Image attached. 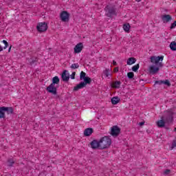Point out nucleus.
Listing matches in <instances>:
<instances>
[{
    "instance_id": "obj_1",
    "label": "nucleus",
    "mask_w": 176,
    "mask_h": 176,
    "mask_svg": "<svg viewBox=\"0 0 176 176\" xmlns=\"http://www.w3.org/2000/svg\"><path fill=\"white\" fill-rule=\"evenodd\" d=\"M59 83L60 78H58V76H54L52 78V82L46 88L47 91L53 94L54 96V98L56 100L60 98V96L57 94V87H58V86H56V85H58Z\"/></svg>"
},
{
    "instance_id": "obj_2",
    "label": "nucleus",
    "mask_w": 176,
    "mask_h": 176,
    "mask_svg": "<svg viewBox=\"0 0 176 176\" xmlns=\"http://www.w3.org/2000/svg\"><path fill=\"white\" fill-rule=\"evenodd\" d=\"M99 142L100 144V149H107V148L111 146L112 140L109 136H104L99 140Z\"/></svg>"
},
{
    "instance_id": "obj_3",
    "label": "nucleus",
    "mask_w": 176,
    "mask_h": 176,
    "mask_svg": "<svg viewBox=\"0 0 176 176\" xmlns=\"http://www.w3.org/2000/svg\"><path fill=\"white\" fill-rule=\"evenodd\" d=\"M90 83H91V78L87 76L85 78H84V82H81L78 85H77L74 87V90L75 91H78V90L83 89V87H86L87 85H90Z\"/></svg>"
},
{
    "instance_id": "obj_4",
    "label": "nucleus",
    "mask_w": 176,
    "mask_h": 176,
    "mask_svg": "<svg viewBox=\"0 0 176 176\" xmlns=\"http://www.w3.org/2000/svg\"><path fill=\"white\" fill-rule=\"evenodd\" d=\"M106 16L107 17H112V16H116V8L113 6H107L104 8Z\"/></svg>"
},
{
    "instance_id": "obj_5",
    "label": "nucleus",
    "mask_w": 176,
    "mask_h": 176,
    "mask_svg": "<svg viewBox=\"0 0 176 176\" xmlns=\"http://www.w3.org/2000/svg\"><path fill=\"white\" fill-rule=\"evenodd\" d=\"M164 58V56H151L150 60L151 62L153 64H155L156 65H157L158 64V67H163V63L160 62L159 61H163V59Z\"/></svg>"
},
{
    "instance_id": "obj_6",
    "label": "nucleus",
    "mask_w": 176,
    "mask_h": 176,
    "mask_svg": "<svg viewBox=\"0 0 176 176\" xmlns=\"http://www.w3.org/2000/svg\"><path fill=\"white\" fill-rule=\"evenodd\" d=\"M163 118L167 124H171L174 120V112L168 111L167 114L164 116V118L163 117Z\"/></svg>"
},
{
    "instance_id": "obj_7",
    "label": "nucleus",
    "mask_w": 176,
    "mask_h": 176,
    "mask_svg": "<svg viewBox=\"0 0 176 176\" xmlns=\"http://www.w3.org/2000/svg\"><path fill=\"white\" fill-rule=\"evenodd\" d=\"M36 28L38 32H45V31H47V24L45 22L39 23Z\"/></svg>"
},
{
    "instance_id": "obj_8",
    "label": "nucleus",
    "mask_w": 176,
    "mask_h": 176,
    "mask_svg": "<svg viewBox=\"0 0 176 176\" xmlns=\"http://www.w3.org/2000/svg\"><path fill=\"white\" fill-rule=\"evenodd\" d=\"M120 134V128L118 126H113L111 127V135L112 137H118Z\"/></svg>"
},
{
    "instance_id": "obj_9",
    "label": "nucleus",
    "mask_w": 176,
    "mask_h": 176,
    "mask_svg": "<svg viewBox=\"0 0 176 176\" xmlns=\"http://www.w3.org/2000/svg\"><path fill=\"white\" fill-rule=\"evenodd\" d=\"M60 19L65 23L69 21V14L67 11L62 12L60 14Z\"/></svg>"
},
{
    "instance_id": "obj_10",
    "label": "nucleus",
    "mask_w": 176,
    "mask_h": 176,
    "mask_svg": "<svg viewBox=\"0 0 176 176\" xmlns=\"http://www.w3.org/2000/svg\"><path fill=\"white\" fill-rule=\"evenodd\" d=\"M162 20L164 24H167L173 20V17L170 14H164L162 16Z\"/></svg>"
},
{
    "instance_id": "obj_11",
    "label": "nucleus",
    "mask_w": 176,
    "mask_h": 176,
    "mask_svg": "<svg viewBox=\"0 0 176 176\" xmlns=\"http://www.w3.org/2000/svg\"><path fill=\"white\" fill-rule=\"evenodd\" d=\"M90 145L92 149H97V148H99V149H101L100 141L98 142L96 140H94L92 142H90Z\"/></svg>"
},
{
    "instance_id": "obj_12",
    "label": "nucleus",
    "mask_w": 176,
    "mask_h": 176,
    "mask_svg": "<svg viewBox=\"0 0 176 176\" xmlns=\"http://www.w3.org/2000/svg\"><path fill=\"white\" fill-rule=\"evenodd\" d=\"M83 50V43H78L75 47H74V53H80Z\"/></svg>"
},
{
    "instance_id": "obj_13",
    "label": "nucleus",
    "mask_w": 176,
    "mask_h": 176,
    "mask_svg": "<svg viewBox=\"0 0 176 176\" xmlns=\"http://www.w3.org/2000/svg\"><path fill=\"white\" fill-rule=\"evenodd\" d=\"M61 77L63 82H68L69 80V73H68V71L64 70Z\"/></svg>"
},
{
    "instance_id": "obj_14",
    "label": "nucleus",
    "mask_w": 176,
    "mask_h": 176,
    "mask_svg": "<svg viewBox=\"0 0 176 176\" xmlns=\"http://www.w3.org/2000/svg\"><path fill=\"white\" fill-rule=\"evenodd\" d=\"M93 133H94V130H93V128H87L84 131V135L85 137H90V135L93 134Z\"/></svg>"
},
{
    "instance_id": "obj_15",
    "label": "nucleus",
    "mask_w": 176,
    "mask_h": 176,
    "mask_svg": "<svg viewBox=\"0 0 176 176\" xmlns=\"http://www.w3.org/2000/svg\"><path fill=\"white\" fill-rule=\"evenodd\" d=\"M166 121L164 120L163 117H162V120L157 122V127L163 128L166 126Z\"/></svg>"
},
{
    "instance_id": "obj_16",
    "label": "nucleus",
    "mask_w": 176,
    "mask_h": 176,
    "mask_svg": "<svg viewBox=\"0 0 176 176\" xmlns=\"http://www.w3.org/2000/svg\"><path fill=\"white\" fill-rule=\"evenodd\" d=\"M14 111V110L13 109V107H4V111H6V113H8V115H12Z\"/></svg>"
},
{
    "instance_id": "obj_17",
    "label": "nucleus",
    "mask_w": 176,
    "mask_h": 176,
    "mask_svg": "<svg viewBox=\"0 0 176 176\" xmlns=\"http://www.w3.org/2000/svg\"><path fill=\"white\" fill-rule=\"evenodd\" d=\"M135 61H137V59H135V58L131 57L127 60L126 64L127 65H133V64H135Z\"/></svg>"
},
{
    "instance_id": "obj_18",
    "label": "nucleus",
    "mask_w": 176,
    "mask_h": 176,
    "mask_svg": "<svg viewBox=\"0 0 176 176\" xmlns=\"http://www.w3.org/2000/svg\"><path fill=\"white\" fill-rule=\"evenodd\" d=\"M159 67H156L155 66H151L150 67V74H152L154 75V74H157L159 72Z\"/></svg>"
},
{
    "instance_id": "obj_19",
    "label": "nucleus",
    "mask_w": 176,
    "mask_h": 176,
    "mask_svg": "<svg viewBox=\"0 0 176 176\" xmlns=\"http://www.w3.org/2000/svg\"><path fill=\"white\" fill-rule=\"evenodd\" d=\"M120 85H122L120 81H115L112 83L111 87H113V89H119Z\"/></svg>"
},
{
    "instance_id": "obj_20",
    "label": "nucleus",
    "mask_w": 176,
    "mask_h": 176,
    "mask_svg": "<svg viewBox=\"0 0 176 176\" xmlns=\"http://www.w3.org/2000/svg\"><path fill=\"white\" fill-rule=\"evenodd\" d=\"M120 102V98H119V97L116 96L113 97L111 99V104H113V105H116V104H118Z\"/></svg>"
},
{
    "instance_id": "obj_21",
    "label": "nucleus",
    "mask_w": 176,
    "mask_h": 176,
    "mask_svg": "<svg viewBox=\"0 0 176 176\" xmlns=\"http://www.w3.org/2000/svg\"><path fill=\"white\" fill-rule=\"evenodd\" d=\"M5 107H0V119H5Z\"/></svg>"
},
{
    "instance_id": "obj_22",
    "label": "nucleus",
    "mask_w": 176,
    "mask_h": 176,
    "mask_svg": "<svg viewBox=\"0 0 176 176\" xmlns=\"http://www.w3.org/2000/svg\"><path fill=\"white\" fill-rule=\"evenodd\" d=\"M170 50H172L173 52H175V50H176V42L175 41L171 42L170 44Z\"/></svg>"
},
{
    "instance_id": "obj_23",
    "label": "nucleus",
    "mask_w": 176,
    "mask_h": 176,
    "mask_svg": "<svg viewBox=\"0 0 176 176\" xmlns=\"http://www.w3.org/2000/svg\"><path fill=\"white\" fill-rule=\"evenodd\" d=\"M8 167H13V164H14V160L13 159L10 158L7 161Z\"/></svg>"
},
{
    "instance_id": "obj_24",
    "label": "nucleus",
    "mask_w": 176,
    "mask_h": 176,
    "mask_svg": "<svg viewBox=\"0 0 176 176\" xmlns=\"http://www.w3.org/2000/svg\"><path fill=\"white\" fill-rule=\"evenodd\" d=\"M123 30L125 31V32H129V31H130V24H124Z\"/></svg>"
},
{
    "instance_id": "obj_25",
    "label": "nucleus",
    "mask_w": 176,
    "mask_h": 176,
    "mask_svg": "<svg viewBox=\"0 0 176 176\" xmlns=\"http://www.w3.org/2000/svg\"><path fill=\"white\" fill-rule=\"evenodd\" d=\"M87 76H86V73L85 72H81L80 74V80H84Z\"/></svg>"
},
{
    "instance_id": "obj_26",
    "label": "nucleus",
    "mask_w": 176,
    "mask_h": 176,
    "mask_svg": "<svg viewBox=\"0 0 176 176\" xmlns=\"http://www.w3.org/2000/svg\"><path fill=\"white\" fill-rule=\"evenodd\" d=\"M138 69H140V64H137L132 67V71H133V72H137Z\"/></svg>"
},
{
    "instance_id": "obj_27",
    "label": "nucleus",
    "mask_w": 176,
    "mask_h": 176,
    "mask_svg": "<svg viewBox=\"0 0 176 176\" xmlns=\"http://www.w3.org/2000/svg\"><path fill=\"white\" fill-rule=\"evenodd\" d=\"M70 68L72 69H77L79 68V64L78 63H74L70 66Z\"/></svg>"
},
{
    "instance_id": "obj_28",
    "label": "nucleus",
    "mask_w": 176,
    "mask_h": 176,
    "mask_svg": "<svg viewBox=\"0 0 176 176\" xmlns=\"http://www.w3.org/2000/svg\"><path fill=\"white\" fill-rule=\"evenodd\" d=\"M127 76L129 79H134V73L133 72H128Z\"/></svg>"
},
{
    "instance_id": "obj_29",
    "label": "nucleus",
    "mask_w": 176,
    "mask_h": 176,
    "mask_svg": "<svg viewBox=\"0 0 176 176\" xmlns=\"http://www.w3.org/2000/svg\"><path fill=\"white\" fill-rule=\"evenodd\" d=\"M103 74H104V75L106 76V78H108V76H109V75H110L109 74V69L104 70Z\"/></svg>"
},
{
    "instance_id": "obj_30",
    "label": "nucleus",
    "mask_w": 176,
    "mask_h": 176,
    "mask_svg": "<svg viewBox=\"0 0 176 176\" xmlns=\"http://www.w3.org/2000/svg\"><path fill=\"white\" fill-rule=\"evenodd\" d=\"M163 83H164V80H156L155 82V85H163Z\"/></svg>"
},
{
    "instance_id": "obj_31",
    "label": "nucleus",
    "mask_w": 176,
    "mask_h": 176,
    "mask_svg": "<svg viewBox=\"0 0 176 176\" xmlns=\"http://www.w3.org/2000/svg\"><path fill=\"white\" fill-rule=\"evenodd\" d=\"M3 43H4L5 46L3 47V49H6L8 47V46H9V43H8V41H6V40H3Z\"/></svg>"
},
{
    "instance_id": "obj_32",
    "label": "nucleus",
    "mask_w": 176,
    "mask_h": 176,
    "mask_svg": "<svg viewBox=\"0 0 176 176\" xmlns=\"http://www.w3.org/2000/svg\"><path fill=\"white\" fill-rule=\"evenodd\" d=\"M171 173L170 169H166L164 171V175H168Z\"/></svg>"
},
{
    "instance_id": "obj_33",
    "label": "nucleus",
    "mask_w": 176,
    "mask_h": 176,
    "mask_svg": "<svg viewBox=\"0 0 176 176\" xmlns=\"http://www.w3.org/2000/svg\"><path fill=\"white\" fill-rule=\"evenodd\" d=\"M163 85H166V86H171V83H170V81L168 80H166L164 81Z\"/></svg>"
},
{
    "instance_id": "obj_34",
    "label": "nucleus",
    "mask_w": 176,
    "mask_h": 176,
    "mask_svg": "<svg viewBox=\"0 0 176 176\" xmlns=\"http://www.w3.org/2000/svg\"><path fill=\"white\" fill-rule=\"evenodd\" d=\"M175 27H176V22H175V21L173 23H171V25H170V30H174V28H175Z\"/></svg>"
},
{
    "instance_id": "obj_35",
    "label": "nucleus",
    "mask_w": 176,
    "mask_h": 176,
    "mask_svg": "<svg viewBox=\"0 0 176 176\" xmlns=\"http://www.w3.org/2000/svg\"><path fill=\"white\" fill-rule=\"evenodd\" d=\"M175 146H176V140L173 141L171 149H174V148H175Z\"/></svg>"
},
{
    "instance_id": "obj_36",
    "label": "nucleus",
    "mask_w": 176,
    "mask_h": 176,
    "mask_svg": "<svg viewBox=\"0 0 176 176\" xmlns=\"http://www.w3.org/2000/svg\"><path fill=\"white\" fill-rule=\"evenodd\" d=\"M75 75H76V72H74L71 75V79H75Z\"/></svg>"
},
{
    "instance_id": "obj_37",
    "label": "nucleus",
    "mask_w": 176,
    "mask_h": 176,
    "mask_svg": "<svg viewBox=\"0 0 176 176\" xmlns=\"http://www.w3.org/2000/svg\"><path fill=\"white\" fill-rule=\"evenodd\" d=\"M113 72H119V67H115Z\"/></svg>"
},
{
    "instance_id": "obj_38",
    "label": "nucleus",
    "mask_w": 176,
    "mask_h": 176,
    "mask_svg": "<svg viewBox=\"0 0 176 176\" xmlns=\"http://www.w3.org/2000/svg\"><path fill=\"white\" fill-rule=\"evenodd\" d=\"M140 126H144L145 124V122H141L139 123Z\"/></svg>"
},
{
    "instance_id": "obj_39",
    "label": "nucleus",
    "mask_w": 176,
    "mask_h": 176,
    "mask_svg": "<svg viewBox=\"0 0 176 176\" xmlns=\"http://www.w3.org/2000/svg\"><path fill=\"white\" fill-rule=\"evenodd\" d=\"M113 65H118V63H116V61L113 60Z\"/></svg>"
},
{
    "instance_id": "obj_40",
    "label": "nucleus",
    "mask_w": 176,
    "mask_h": 176,
    "mask_svg": "<svg viewBox=\"0 0 176 176\" xmlns=\"http://www.w3.org/2000/svg\"><path fill=\"white\" fill-rule=\"evenodd\" d=\"M12 49V45H10V48L8 49V52H10Z\"/></svg>"
},
{
    "instance_id": "obj_41",
    "label": "nucleus",
    "mask_w": 176,
    "mask_h": 176,
    "mask_svg": "<svg viewBox=\"0 0 176 176\" xmlns=\"http://www.w3.org/2000/svg\"><path fill=\"white\" fill-rule=\"evenodd\" d=\"M34 63H35V60L34 61L32 60V62H30L31 65H32V64H34Z\"/></svg>"
},
{
    "instance_id": "obj_42",
    "label": "nucleus",
    "mask_w": 176,
    "mask_h": 176,
    "mask_svg": "<svg viewBox=\"0 0 176 176\" xmlns=\"http://www.w3.org/2000/svg\"><path fill=\"white\" fill-rule=\"evenodd\" d=\"M136 2H141V0H135Z\"/></svg>"
},
{
    "instance_id": "obj_43",
    "label": "nucleus",
    "mask_w": 176,
    "mask_h": 176,
    "mask_svg": "<svg viewBox=\"0 0 176 176\" xmlns=\"http://www.w3.org/2000/svg\"><path fill=\"white\" fill-rule=\"evenodd\" d=\"M174 131H175V133H176V127L175 128Z\"/></svg>"
},
{
    "instance_id": "obj_44",
    "label": "nucleus",
    "mask_w": 176,
    "mask_h": 176,
    "mask_svg": "<svg viewBox=\"0 0 176 176\" xmlns=\"http://www.w3.org/2000/svg\"><path fill=\"white\" fill-rule=\"evenodd\" d=\"M175 22L176 23V21H175Z\"/></svg>"
}]
</instances>
